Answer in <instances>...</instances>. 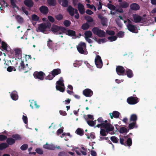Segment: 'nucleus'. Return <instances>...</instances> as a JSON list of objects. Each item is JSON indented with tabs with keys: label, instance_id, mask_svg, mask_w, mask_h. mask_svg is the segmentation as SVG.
<instances>
[{
	"label": "nucleus",
	"instance_id": "37998d69",
	"mask_svg": "<svg viewBox=\"0 0 156 156\" xmlns=\"http://www.w3.org/2000/svg\"><path fill=\"white\" fill-rule=\"evenodd\" d=\"M106 130H105V129H101L100 132V135L103 136H105L108 133H106Z\"/></svg>",
	"mask_w": 156,
	"mask_h": 156
},
{
	"label": "nucleus",
	"instance_id": "f257e3e1",
	"mask_svg": "<svg viewBox=\"0 0 156 156\" xmlns=\"http://www.w3.org/2000/svg\"><path fill=\"white\" fill-rule=\"evenodd\" d=\"M76 47L77 49L80 53L85 55L87 54V52L86 51V45L85 43L80 42Z\"/></svg>",
	"mask_w": 156,
	"mask_h": 156
},
{
	"label": "nucleus",
	"instance_id": "4be33fe9",
	"mask_svg": "<svg viewBox=\"0 0 156 156\" xmlns=\"http://www.w3.org/2000/svg\"><path fill=\"white\" fill-rule=\"evenodd\" d=\"M130 9L134 11L138 10L140 8L139 5L136 3L131 4H130Z\"/></svg>",
	"mask_w": 156,
	"mask_h": 156
},
{
	"label": "nucleus",
	"instance_id": "5701e85b",
	"mask_svg": "<svg viewBox=\"0 0 156 156\" xmlns=\"http://www.w3.org/2000/svg\"><path fill=\"white\" fill-rule=\"evenodd\" d=\"M67 7V12L71 16H73L74 15L75 9L71 5H69Z\"/></svg>",
	"mask_w": 156,
	"mask_h": 156
},
{
	"label": "nucleus",
	"instance_id": "aec40b11",
	"mask_svg": "<svg viewBox=\"0 0 156 156\" xmlns=\"http://www.w3.org/2000/svg\"><path fill=\"white\" fill-rule=\"evenodd\" d=\"M78 9L81 14H83L85 13L84 7L82 4L80 3L78 4Z\"/></svg>",
	"mask_w": 156,
	"mask_h": 156
},
{
	"label": "nucleus",
	"instance_id": "8fccbe9b",
	"mask_svg": "<svg viewBox=\"0 0 156 156\" xmlns=\"http://www.w3.org/2000/svg\"><path fill=\"white\" fill-rule=\"evenodd\" d=\"M117 38V37L116 36H112L108 37V39L110 41H113L116 40Z\"/></svg>",
	"mask_w": 156,
	"mask_h": 156
},
{
	"label": "nucleus",
	"instance_id": "69168bd1",
	"mask_svg": "<svg viewBox=\"0 0 156 156\" xmlns=\"http://www.w3.org/2000/svg\"><path fill=\"white\" fill-rule=\"evenodd\" d=\"M56 19L58 20H60L62 19L63 18V16L60 14L55 16Z\"/></svg>",
	"mask_w": 156,
	"mask_h": 156
},
{
	"label": "nucleus",
	"instance_id": "e2e57ef3",
	"mask_svg": "<svg viewBox=\"0 0 156 156\" xmlns=\"http://www.w3.org/2000/svg\"><path fill=\"white\" fill-rule=\"evenodd\" d=\"M21 10L27 15H29L28 12L26 10V7L25 6H22L21 7Z\"/></svg>",
	"mask_w": 156,
	"mask_h": 156
},
{
	"label": "nucleus",
	"instance_id": "7ed1b4c3",
	"mask_svg": "<svg viewBox=\"0 0 156 156\" xmlns=\"http://www.w3.org/2000/svg\"><path fill=\"white\" fill-rule=\"evenodd\" d=\"M119 141L120 144L124 145L125 146H131L132 144V139L131 138H128L126 141L125 139L122 137V138H120Z\"/></svg>",
	"mask_w": 156,
	"mask_h": 156
},
{
	"label": "nucleus",
	"instance_id": "423d86ee",
	"mask_svg": "<svg viewBox=\"0 0 156 156\" xmlns=\"http://www.w3.org/2000/svg\"><path fill=\"white\" fill-rule=\"evenodd\" d=\"M132 17L133 19V21L135 23H139L140 22L143 23L145 22V19L137 14H133Z\"/></svg>",
	"mask_w": 156,
	"mask_h": 156
},
{
	"label": "nucleus",
	"instance_id": "2eb2a0df",
	"mask_svg": "<svg viewBox=\"0 0 156 156\" xmlns=\"http://www.w3.org/2000/svg\"><path fill=\"white\" fill-rule=\"evenodd\" d=\"M51 30L55 34H61L60 31V27L59 26L56 25H53L51 28Z\"/></svg>",
	"mask_w": 156,
	"mask_h": 156
},
{
	"label": "nucleus",
	"instance_id": "3c124183",
	"mask_svg": "<svg viewBox=\"0 0 156 156\" xmlns=\"http://www.w3.org/2000/svg\"><path fill=\"white\" fill-rule=\"evenodd\" d=\"M107 7L110 9L111 10H114L116 8V7L114 5L108 3L107 5Z\"/></svg>",
	"mask_w": 156,
	"mask_h": 156
},
{
	"label": "nucleus",
	"instance_id": "680f3d73",
	"mask_svg": "<svg viewBox=\"0 0 156 156\" xmlns=\"http://www.w3.org/2000/svg\"><path fill=\"white\" fill-rule=\"evenodd\" d=\"M21 10L27 15H29L28 12L26 10V7L25 6H22L21 7Z\"/></svg>",
	"mask_w": 156,
	"mask_h": 156
},
{
	"label": "nucleus",
	"instance_id": "79ce46f5",
	"mask_svg": "<svg viewBox=\"0 0 156 156\" xmlns=\"http://www.w3.org/2000/svg\"><path fill=\"white\" fill-rule=\"evenodd\" d=\"M56 88L57 90H59L62 92H64L65 91V87L63 86H57L56 85Z\"/></svg>",
	"mask_w": 156,
	"mask_h": 156
},
{
	"label": "nucleus",
	"instance_id": "ddd939ff",
	"mask_svg": "<svg viewBox=\"0 0 156 156\" xmlns=\"http://www.w3.org/2000/svg\"><path fill=\"white\" fill-rule=\"evenodd\" d=\"M23 3L28 8L29 10H30L34 5V2L32 0H24Z\"/></svg>",
	"mask_w": 156,
	"mask_h": 156
},
{
	"label": "nucleus",
	"instance_id": "412c9836",
	"mask_svg": "<svg viewBox=\"0 0 156 156\" xmlns=\"http://www.w3.org/2000/svg\"><path fill=\"white\" fill-rule=\"evenodd\" d=\"M58 2L63 7H67L68 6L69 2L68 0H58Z\"/></svg>",
	"mask_w": 156,
	"mask_h": 156
},
{
	"label": "nucleus",
	"instance_id": "a18cd8bd",
	"mask_svg": "<svg viewBox=\"0 0 156 156\" xmlns=\"http://www.w3.org/2000/svg\"><path fill=\"white\" fill-rule=\"evenodd\" d=\"M85 20L88 22H93V20L92 17L89 16H86L84 17Z\"/></svg>",
	"mask_w": 156,
	"mask_h": 156
},
{
	"label": "nucleus",
	"instance_id": "09e8293b",
	"mask_svg": "<svg viewBox=\"0 0 156 156\" xmlns=\"http://www.w3.org/2000/svg\"><path fill=\"white\" fill-rule=\"evenodd\" d=\"M31 18L33 21H38L39 19V17L35 14H33L32 15Z\"/></svg>",
	"mask_w": 156,
	"mask_h": 156
},
{
	"label": "nucleus",
	"instance_id": "603ef678",
	"mask_svg": "<svg viewBox=\"0 0 156 156\" xmlns=\"http://www.w3.org/2000/svg\"><path fill=\"white\" fill-rule=\"evenodd\" d=\"M55 77L53 76L52 73H50L48 76L45 77L46 80H52Z\"/></svg>",
	"mask_w": 156,
	"mask_h": 156
},
{
	"label": "nucleus",
	"instance_id": "cd10ccee",
	"mask_svg": "<svg viewBox=\"0 0 156 156\" xmlns=\"http://www.w3.org/2000/svg\"><path fill=\"white\" fill-rule=\"evenodd\" d=\"M52 74L55 77L56 76L61 73V70L60 69H55L53 70L51 72Z\"/></svg>",
	"mask_w": 156,
	"mask_h": 156
},
{
	"label": "nucleus",
	"instance_id": "4c0bfd02",
	"mask_svg": "<svg viewBox=\"0 0 156 156\" xmlns=\"http://www.w3.org/2000/svg\"><path fill=\"white\" fill-rule=\"evenodd\" d=\"M120 133H127L128 132V130L125 127H121L119 130L118 131Z\"/></svg>",
	"mask_w": 156,
	"mask_h": 156
},
{
	"label": "nucleus",
	"instance_id": "c03bdc74",
	"mask_svg": "<svg viewBox=\"0 0 156 156\" xmlns=\"http://www.w3.org/2000/svg\"><path fill=\"white\" fill-rule=\"evenodd\" d=\"M111 140L114 143H117L119 139L115 136H112L110 137Z\"/></svg>",
	"mask_w": 156,
	"mask_h": 156
},
{
	"label": "nucleus",
	"instance_id": "864d4df0",
	"mask_svg": "<svg viewBox=\"0 0 156 156\" xmlns=\"http://www.w3.org/2000/svg\"><path fill=\"white\" fill-rule=\"evenodd\" d=\"M58 156H69L67 152L64 151L60 152L58 154Z\"/></svg>",
	"mask_w": 156,
	"mask_h": 156
},
{
	"label": "nucleus",
	"instance_id": "4468645a",
	"mask_svg": "<svg viewBox=\"0 0 156 156\" xmlns=\"http://www.w3.org/2000/svg\"><path fill=\"white\" fill-rule=\"evenodd\" d=\"M83 93L85 96L88 97H91L93 94L92 90L89 88H87L83 90Z\"/></svg>",
	"mask_w": 156,
	"mask_h": 156
},
{
	"label": "nucleus",
	"instance_id": "49530a36",
	"mask_svg": "<svg viewBox=\"0 0 156 156\" xmlns=\"http://www.w3.org/2000/svg\"><path fill=\"white\" fill-rule=\"evenodd\" d=\"M84 118L85 120L86 121L88 120V119H91L93 120L94 118H93V116L91 115H84Z\"/></svg>",
	"mask_w": 156,
	"mask_h": 156
},
{
	"label": "nucleus",
	"instance_id": "c9c22d12",
	"mask_svg": "<svg viewBox=\"0 0 156 156\" xmlns=\"http://www.w3.org/2000/svg\"><path fill=\"white\" fill-rule=\"evenodd\" d=\"M137 120V115L135 114H132L130 117V121H133V122H136Z\"/></svg>",
	"mask_w": 156,
	"mask_h": 156
},
{
	"label": "nucleus",
	"instance_id": "0e129e2a",
	"mask_svg": "<svg viewBox=\"0 0 156 156\" xmlns=\"http://www.w3.org/2000/svg\"><path fill=\"white\" fill-rule=\"evenodd\" d=\"M35 151L36 153L39 154H43V151L42 150L39 148H37L36 149Z\"/></svg>",
	"mask_w": 156,
	"mask_h": 156
},
{
	"label": "nucleus",
	"instance_id": "f704fd0d",
	"mask_svg": "<svg viewBox=\"0 0 156 156\" xmlns=\"http://www.w3.org/2000/svg\"><path fill=\"white\" fill-rule=\"evenodd\" d=\"M6 142L9 145H12L15 142L14 139L11 138H8L7 139Z\"/></svg>",
	"mask_w": 156,
	"mask_h": 156
},
{
	"label": "nucleus",
	"instance_id": "e433bc0d",
	"mask_svg": "<svg viewBox=\"0 0 156 156\" xmlns=\"http://www.w3.org/2000/svg\"><path fill=\"white\" fill-rule=\"evenodd\" d=\"M15 18L19 23H21L23 22V18L19 15L16 16Z\"/></svg>",
	"mask_w": 156,
	"mask_h": 156
},
{
	"label": "nucleus",
	"instance_id": "052dcab7",
	"mask_svg": "<svg viewBox=\"0 0 156 156\" xmlns=\"http://www.w3.org/2000/svg\"><path fill=\"white\" fill-rule=\"evenodd\" d=\"M87 122L88 125L91 126H93L95 125V123L93 121L87 120Z\"/></svg>",
	"mask_w": 156,
	"mask_h": 156
},
{
	"label": "nucleus",
	"instance_id": "473e14b6",
	"mask_svg": "<svg viewBox=\"0 0 156 156\" xmlns=\"http://www.w3.org/2000/svg\"><path fill=\"white\" fill-rule=\"evenodd\" d=\"M136 125V122H133L129 124L128 127L129 129H132L134 127L136 128L137 126Z\"/></svg>",
	"mask_w": 156,
	"mask_h": 156
},
{
	"label": "nucleus",
	"instance_id": "a878e982",
	"mask_svg": "<svg viewBox=\"0 0 156 156\" xmlns=\"http://www.w3.org/2000/svg\"><path fill=\"white\" fill-rule=\"evenodd\" d=\"M10 95L11 98L13 100L16 101L18 99V96L16 91H13L11 93Z\"/></svg>",
	"mask_w": 156,
	"mask_h": 156
},
{
	"label": "nucleus",
	"instance_id": "6e6d98bb",
	"mask_svg": "<svg viewBox=\"0 0 156 156\" xmlns=\"http://www.w3.org/2000/svg\"><path fill=\"white\" fill-rule=\"evenodd\" d=\"M106 33L108 35L111 36H114L115 34V31L112 30H106Z\"/></svg>",
	"mask_w": 156,
	"mask_h": 156
},
{
	"label": "nucleus",
	"instance_id": "a211bd4d",
	"mask_svg": "<svg viewBox=\"0 0 156 156\" xmlns=\"http://www.w3.org/2000/svg\"><path fill=\"white\" fill-rule=\"evenodd\" d=\"M109 115L111 119H113L114 118L117 119L119 118L120 113L118 111H115L112 112L110 113Z\"/></svg>",
	"mask_w": 156,
	"mask_h": 156
},
{
	"label": "nucleus",
	"instance_id": "1a4fd4ad",
	"mask_svg": "<svg viewBox=\"0 0 156 156\" xmlns=\"http://www.w3.org/2000/svg\"><path fill=\"white\" fill-rule=\"evenodd\" d=\"M116 71L119 75L124 76L125 75V69L122 66H117L116 68Z\"/></svg>",
	"mask_w": 156,
	"mask_h": 156
},
{
	"label": "nucleus",
	"instance_id": "2f4dec72",
	"mask_svg": "<svg viewBox=\"0 0 156 156\" xmlns=\"http://www.w3.org/2000/svg\"><path fill=\"white\" fill-rule=\"evenodd\" d=\"M47 2L50 6H55L56 5V0H47Z\"/></svg>",
	"mask_w": 156,
	"mask_h": 156
},
{
	"label": "nucleus",
	"instance_id": "ea45409f",
	"mask_svg": "<svg viewBox=\"0 0 156 156\" xmlns=\"http://www.w3.org/2000/svg\"><path fill=\"white\" fill-rule=\"evenodd\" d=\"M8 147V144L4 143H3L0 144V150H2Z\"/></svg>",
	"mask_w": 156,
	"mask_h": 156
},
{
	"label": "nucleus",
	"instance_id": "393cba45",
	"mask_svg": "<svg viewBox=\"0 0 156 156\" xmlns=\"http://www.w3.org/2000/svg\"><path fill=\"white\" fill-rule=\"evenodd\" d=\"M43 147L46 149L53 150H55L56 148L54 146L52 145L49 144L47 143L43 146Z\"/></svg>",
	"mask_w": 156,
	"mask_h": 156
},
{
	"label": "nucleus",
	"instance_id": "de8ad7c7",
	"mask_svg": "<svg viewBox=\"0 0 156 156\" xmlns=\"http://www.w3.org/2000/svg\"><path fill=\"white\" fill-rule=\"evenodd\" d=\"M87 149L83 147H82L80 149V151L82 153V155H87Z\"/></svg>",
	"mask_w": 156,
	"mask_h": 156
},
{
	"label": "nucleus",
	"instance_id": "c756f323",
	"mask_svg": "<svg viewBox=\"0 0 156 156\" xmlns=\"http://www.w3.org/2000/svg\"><path fill=\"white\" fill-rule=\"evenodd\" d=\"M15 51V55L16 56H18L22 54V51L20 48H17L14 49Z\"/></svg>",
	"mask_w": 156,
	"mask_h": 156
},
{
	"label": "nucleus",
	"instance_id": "4d7b16f0",
	"mask_svg": "<svg viewBox=\"0 0 156 156\" xmlns=\"http://www.w3.org/2000/svg\"><path fill=\"white\" fill-rule=\"evenodd\" d=\"M63 23L65 27H68L70 26L71 22L69 20H66L64 21Z\"/></svg>",
	"mask_w": 156,
	"mask_h": 156
},
{
	"label": "nucleus",
	"instance_id": "6e6552de",
	"mask_svg": "<svg viewBox=\"0 0 156 156\" xmlns=\"http://www.w3.org/2000/svg\"><path fill=\"white\" fill-rule=\"evenodd\" d=\"M102 128H105L108 133L109 132L113 131L114 129V126L110 123H102Z\"/></svg>",
	"mask_w": 156,
	"mask_h": 156
},
{
	"label": "nucleus",
	"instance_id": "a19ab883",
	"mask_svg": "<svg viewBox=\"0 0 156 156\" xmlns=\"http://www.w3.org/2000/svg\"><path fill=\"white\" fill-rule=\"evenodd\" d=\"M90 27V26L87 23H83L81 26V28L83 30H88Z\"/></svg>",
	"mask_w": 156,
	"mask_h": 156
},
{
	"label": "nucleus",
	"instance_id": "20e7f679",
	"mask_svg": "<svg viewBox=\"0 0 156 156\" xmlns=\"http://www.w3.org/2000/svg\"><path fill=\"white\" fill-rule=\"evenodd\" d=\"M20 64V66H19L18 69L20 71H21L22 70H23L24 71V73H26L31 69L28 66V64H27L25 65L23 61H21Z\"/></svg>",
	"mask_w": 156,
	"mask_h": 156
},
{
	"label": "nucleus",
	"instance_id": "b1692460",
	"mask_svg": "<svg viewBox=\"0 0 156 156\" xmlns=\"http://www.w3.org/2000/svg\"><path fill=\"white\" fill-rule=\"evenodd\" d=\"M98 17L101 19V23L103 26H107L106 19L105 18L101 15L99 14L98 15Z\"/></svg>",
	"mask_w": 156,
	"mask_h": 156
},
{
	"label": "nucleus",
	"instance_id": "9d476101",
	"mask_svg": "<svg viewBox=\"0 0 156 156\" xmlns=\"http://www.w3.org/2000/svg\"><path fill=\"white\" fill-rule=\"evenodd\" d=\"M95 63L97 67L101 68L103 66V63L101 57L99 55H97L95 59Z\"/></svg>",
	"mask_w": 156,
	"mask_h": 156
},
{
	"label": "nucleus",
	"instance_id": "bf43d9fd",
	"mask_svg": "<svg viewBox=\"0 0 156 156\" xmlns=\"http://www.w3.org/2000/svg\"><path fill=\"white\" fill-rule=\"evenodd\" d=\"M124 35V32L122 31H119L117 34V36L119 38L123 37Z\"/></svg>",
	"mask_w": 156,
	"mask_h": 156
},
{
	"label": "nucleus",
	"instance_id": "13d9d810",
	"mask_svg": "<svg viewBox=\"0 0 156 156\" xmlns=\"http://www.w3.org/2000/svg\"><path fill=\"white\" fill-rule=\"evenodd\" d=\"M28 147V145L27 144H25L22 145L21 146L20 148L22 151H25L27 149Z\"/></svg>",
	"mask_w": 156,
	"mask_h": 156
},
{
	"label": "nucleus",
	"instance_id": "bb28decb",
	"mask_svg": "<svg viewBox=\"0 0 156 156\" xmlns=\"http://www.w3.org/2000/svg\"><path fill=\"white\" fill-rule=\"evenodd\" d=\"M125 75H126L128 77L131 78L133 76V71L131 69H127L126 70Z\"/></svg>",
	"mask_w": 156,
	"mask_h": 156
},
{
	"label": "nucleus",
	"instance_id": "774afa93",
	"mask_svg": "<svg viewBox=\"0 0 156 156\" xmlns=\"http://www.w3.org/2000/svg\"><path fill=\"white\" fill-rule=\"evenodd\" d=\"M63 127H62L61 129H59L58 130L57 132V134L58 135H59L60 134H61L62 133H63Z\"/></svg>",
	"mask_w": 156,
	"mask_h": 156
},
{
	"label": "nucleus",
	"instance_id": "f3484780",
	"mask_svg": "<svg viewBox=\"0 0 156 156\" xmlns=\"http://www.w3.org/2000/svg\"><path fill=\"white\" fill-rule=\"evenodd\" d=\"M48 25L45 23H41L39 25L38 29L40 32H44L46 31Z\"/></svg>",
	"mask_w": 156,
	"mask_h": 156
},
{
	"label": "nucleus",
	"instance_id": "6ab92c4d",
	"mask_svg": "<svg viewBox=\"0 0 156 156\" xmlns=\"http://www.w3.org/2000/svg\"><path fill=\"white\" fill-rule=\"evenodd\" d=\"M39 10L44 15L48 14L49 11L48 7L44 5L40 7L39 8Z\"/></svg>",
	"mask_w": 156,
	"mask_h": 156
},
{
	"label": "nucleus",
	"instance_id": "338daca9",
	"mask_svg": "<svg viewBox=\"0 0 156 156\" xmlns=\"http://www.w3.org/2000/svg\"><path fill=\"white\" fill-rule=\"evenodd\" d=\"M12 137L16 140H20L21 138L20 135L18 134H14L12 136Z\"/></svg>",
	"mask_w": 156,
	"mask_h": 156
},
{
	"label": "nucleus",
	"instance_id": "7c9ffc66",
	"mask_svg": "<svg viewBox=\"0 0 156 156\" xmlns=\"http://www.w3.org/2000/svg\"><path fill=\"white\" fill-rule=\"evenodd\" d=\"M85 38H92L91 37L92 35V32L90 30L86 31L84 33Z\"/></svg>",
	"mask_w": 156,
	"mask_h": 156
},
{
	"label": "nucleus",
	"instance_id": "f8f14e48",
	"mask_svg": "<svg viewBox=\"0 0 156 156\" xmlns=\"http://www.w3.org/2000/svg\"><path fill=\"white\" fill-rule=\"evenodd\" d=\"M118 2H119V7L121 8L126 9L129 6V3L126 1L118 0Z\"/></svg>",
	"mask_w": 156,
	"mask_h": 156
},
{
	"label": "nucleus",
	"instance_id": "0eeeda50",
	"mask_svg": "<svg viewBox=\"0 0 156 156\" xmlns=\"http://www.w3.org/2000/svg\"><path fill=\"white\" fill-rule=\"evenodd\" d=\"M139 101L137 97L134 96H131L128 97L127 99V102L129 105H134Z\"/></svg>",
	"mask_w": 156,
	"mask_h": 156
},
{
	"label": "nucleus",
	"instance_id": "5fc2aeb1",
	"mask_svg": "<svg viewBox=\"0 0 156 156\" xmlns=\"http://www.w3.org/2000/svg\"><path fill=\"white\" fill-rule=\"evenodd\" d=\"M2 48L4 50H7V44L4 41H2Z\"/></svg>",
	"mask_w": 156,
	"mask_h": 156
},
{
	"label": "nucleus",
	"instance_id": "9b49d317",
	"mask_svg": "<svg viewBox=\"0 0 156 156\" xmlns=\"http://www.w3.org/2000/svg\"><path fill=\"white\" fill-rule=\"evenodd\" d=\"M57 44L53 43L52 40L49 39L48 41H47V46L51 49L53 50V51H54L57 50Z\"/></svg>",
	"mask_w": 156,
	"mask_h": 156
},
{
	"label": "nucleus",
	"instance_id": "c85d7f7f",
	"mask_svg": "<svg viewBox=\"0 0 156 156\" xmlns=\"http://www.w3.org/2000/svg\"><path fill=\"white\" fill-rule=\"evenodd\" d=\"M66 34V35L71 37L76 36L75 31L71 30H67Z\"/></svg>",
	"mask_w": 156,
	"mask_h": 156
},
{
	"label": "nucleus",
	"instance_id": "dca6fc26",
	"mask_svg": "<svg viewBox=\"0 0 156 156\" xmlns=\"http://www.w3.org/2000/svg\"><path fill=\"white\" fill-rule=\"evenodd\" d=\"M127 27L128 30L129 31L133 33H137L136 31L137 30V28L135 25L130 23L128 24Z\"/></svg>",
	"mask_w": 156,
	"mask_h": 156
},
{
	"label": "nucleus",
	"instance_id": "72a5a7b5",
	"mask_svg": "<svg viewBox=\"0 0 156 156\" xmlns=\"http://www.w3.org/2000/svg\"><path fill=\"white\" fill-rule=\"evenodd\" d=\"M76 133L77 134L80 136H82L84 134L83 130L80 128H78L76 130Z\"/></svg>",
	"mask_w": 156,
	"mask_h": 156
},
{
	"label": "nucleus",
	"instance_id": "39448f33",
	"mask_svg": "<svg viewBox=\"0 0 156 156\" xmlns=\"http://www.w3.org/2000/svg\"><path fill=\"white\" fill-rule=\"evenodd\" d=\"M33 75L35 78L41 80H43L45 76V74L42 71H36L34 72Z\"/></svg>",
	"mask_w": 156,
	"mask_h": 156
},
{
	"label": "nucleus",
	"instance_id": "58836bf2",
	"mask_svg": "<svg viewBox=\"0 0 156 156\" xmlns=\"http://www.w3.org/2000/svg\"><path fill=\"white\" fill-rule=\"evenodd\" d=\"M63 82V80L62 77H61L59 79V80L57 81L56 83L58 84L57 86H63L64 87V85Z\"/></svg>",
	"mask_w": 156,
	"mask_h": 156
},
{
	"label": "nucleus",
	"instance_id": "f03ea898",
	"mask_svg": "<svg viewBox=\"0 0 156 156\" xmlns=\"http://www.w3.org/2000/svg\"><path fill=\"white\" fill-rule=\"evenodd\" d=\"M93 33L100 37H104L106 36L105 32L102 30L99 29L98 27H95L92 29Z\"/></svg>",
	"mask_w": 156,
	"mask_h": 156
}]
</instances>
